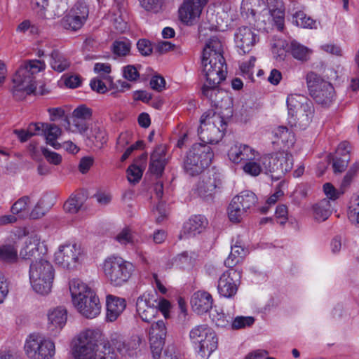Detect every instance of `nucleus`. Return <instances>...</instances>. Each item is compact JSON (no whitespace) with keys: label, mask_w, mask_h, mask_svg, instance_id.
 <instances>
[{"label":"nucleus","mask_w":359,"mask_h":359,"mask_svg":"<svg viewBox=\"0 0 359 359\" xmlns=\"http://www.w3.org/2000/svg\"><path fill=\"white\" fill-rule=\"evenodd\" d=\"M202 72L205 82L201 88V94L215 105L219 104V84L226 79L227 70L221 41L216 36L211 37L203 48L201 57Z\"/></svg>","instance_id":"nucleus-1"},{"label":"nucleus","mask_w":359,"mask_h":359,"mask_svg":"<svg viewBox=\"0 0 359 359\" xmlns=\"http://www.w3.org/2000/svg\"><path fill=\"white\" fill-rule=\"evenodd\" d=\"M46 68L43 61L32 60L25 61L13 75L10 92L16 100H24L35 93L36 81L35 75Z\"/></svg>","instance_id":"nucleus-2"},{"label":"nucleus","mask_w":359,"mask_h":359,"mask_svg":"<svg viewBox=\"0 0 359 359\" xmlns=\"http://www.w3.org/2000/svg\"><path fill=\"white\" fill-rule=\"evenodd\" d=\"M72 302L76 310L83 317L96 318L101 311V304L95 292L79 279H73L69 284Z\"/></svg>","instance_id":"nucleus-3"},{"label":"nucleus","mask_w":359,"mask_h":359,"mask_svg":"<svg viewBox=\"0 0 359 359\" xmlns=\"http://www.w3.org/2000/svg\"><path fill=\"white\" fill-rule=\"evenodd\" d=\"M97 334L95 330H86L78 335L73 348L75 359H118L110 346L98 347Z\"/></svg>","instance_id":"nucleus-4"},{"label":"nucleus","mask_w":359,"mask_h":359,"mask_svg":"<svg viewBox=\"0 0 359 359\" xmlns=\"http://www.w3.org/2000/svg\"><path fill=\"white\" fill-rule=\"evenodd\" d=\"M29 276L33 290L39 294H47L52 289L55 269L50 262L39 259L32 262Z\"/></svg>","instance_id":"nucleus-5"},{"label":"nucleus","mask_w":359,"mask_h":359,"mask_svg":"<svg viewBox=\"0 0 359 359\" xmlns=\"http://www.w3.org/2000/svg\"><path fill=\"white\" fill-rule=\"evenodd\" d=\"M105 278L114 286H121L128 281L135 270L134 265L119 256L107 257L102 264Z\"/></svg>","instance_id":"nucleus-6"},{"label":"nucleus","mask_w":359,"mask_h":359,"mask_svg":"<svg viewBox=\"0 0 359 359\" xmlns=\"http://www.w3.org/2000/svg\"><path fill=\"white\" fill-rule=\"evenodd\" d=\"M306 79L309 94L313 100L322 107H330L336 99L332 84L313 72L306 74Z\"/></svg>","instance_id":"nucleus-7"},{"label":"nucleus","mask_w":359,"mask_h":359,"mask_svg":"<svg viewBox=\"0 0 359 359\" xmlns=\"http://www.w3.org/2000/svg\"><path fill=\"white\" fill-rule=\"evenodd\" d=\"M198 135L204 144L219 142L226 130V123L218 114L212 111L205 113L201 116Z\"/></svg>","instance_id":"nucleus-8"},{"label":"nucleus","mask_w":359,"mask_h":359,"mask_svg":"<svg viewBox=\"0 0 359 359\" xmlns=\"http://www.w3.org/2000/svg\"><path fill=\"white\" fill-rule=\"evenodd\" d=\"M212 158L213 152L209 145L194 144L184 158V169L191 176L199 175L209 166Z\"/></svg>","instance_id":"nucleus-9"},{"label":"nucleus","mask_w":359,"mask_h":359,"mask_svg":"<svg viewBox=\"0 0 359 359\" xmlns=\"http://www.w3.org/2000/svg\"><path fill=\"white\" fill-rule=\"evenodd\" d=\"M24 348L26 355L32 359H50L55 352L54 342L37 333L28 336Z\"/></svg>","instance_id":"nucleus-10"},{"label":"nucleus","mask_w":359,"mask_h":359,"mask_svg":"<svg viewBox=\"0 0 359 359\" xmlns=\"http://www.w3.org/2000/svg\"><path fill=\"white\" fill-rule=\"evenodd\" d=\"M288 113L295 116L297 123L302 128H306L311 121L314 107L311 102L300 95H291L287 98Z\"/></svg>","instance_id":"nucleus-11"},{"label":"nucleus","mask_w":359,"mask_h":359,"mask_svg":"<svg viewBox=\"0 0 359 359\" xmlns=\"http://www.w3.org/2000/svg\"><path fill=\"white\" fill-rule=\"evenodd\" d=\"M209 0H184L179 8V18L187 25H193L201 16Z\"/></svg>","instance_id":"nucleus-12"},{"label":"nucleus","mask_w":359,"mask_h":359,"mask_svg":"<svg viewBox=\"0 0 359 359\" xmlns=\"http://www.w3.org/2000/svg\"><path fill=\"white\" fill-rule=\"evenodd\" d=\"M81 255V248L76 243H68L60 247L55 254V263L63 268L76 267Z\"/></svg>","instance_id":"nucleus-13"},{"label":"nucleus","mask_w":359,"mask_h":359,"mask_svg":"<svg viewBox=\"0 0 359 359\" xmlns=\"http://www.w3.org/2000/svg\"><path fill=\"white\" fill-rule=\"evenodd\" d=\"M156 293L145 292L137 299L136 309L140 318L150 323L158 314Z\"/></svg>","instance_id":"nucleus-14"},{"label":"nucleus","mask_w":359,"mask_h":359,"mask_svg":"<svg viewBox=\"0 0 359 359\" xmlns=\"http://www.w3.org/2000/svg\"><path fill=\"white\" fill-rule=\"evenodd\" d=\"M240 272L234 269L226 271L219 277L217 285L219 294L226 298L233 297L238 291Z\"/></svg>","instance_id":"nucleus-15"},{"label":"nucleus","mask_w":359,"mask_h":359,"mask_svg":"<svg viewBox=\"0 0 359 359\" xmlns=\"http://www.w3.org/2000/svg\"><path fill=\"white\" fill-rule=\"evenodd\" d=\"M270 163L269 173L271 177L275 180H280L285 173L290 171L293 166V158L291 154L287 152H279L271 156Z\"/></svg>","instance_id":"nucleus-16"},{"label":"nucleus","mask_w":359,"mask_h":359,"mask_svg":"<svg viewBox=\"0 0 359 359\" xmlns=\"http://www.w3.org/2000/svg\"><path fill=\"white\" fill-rule=\"evenodd\" d=\"M167 334L165 323L160 320L154 323L149 331V341L154 358H158Z\"/></svg>","instance_id":"nucleus-17"},{"label":"nucleus","mask_w":359,"mask_h":359,"mask_svg":"<svg viewBox=\"0 0 359 359\" xmlns=\"http://www.w3.org/2000/svg\"><path fill=\"white\" fill-rule=\"evenodd\" d=\"M271 161L270 155H260L259 152H257V155H254L252 160L247 161L245 163L243 170L245 173L253 177L258 176L262 172L267 174L269 173Z\"/></svg>","instance_id":"nucleus-18"},{"label":"nucleus","mask_w":359,"mask_h":359,"mask_svg":"<svg viewBox=\"0 0 359 359\" xmlns=\"http://www.w3.org/2000/svg\"><path fill=\"white\" fill-rule=\"evenodd\" d=\"M234 40L236 46L246 53L250 52L259 41V37L252 28L244 26L236 30Z\"/></svg>","instance_id":"nucleus-19"},{"label":"nucleus","mask_w":359,"mask_h":359,"mask_svg":"<svg viewBox=\"0 0 359 359\" xmlns=\"http://www.w3.org/2000/svg\"><path fill=\"white\" fill-rule=\"evenodd\" d=\"M140 343L141 339L138 336L126 340L123 337L114 334L111 338V346L122 355H133L134 351L140 346Z\"/></svg>","instance_id":"nucleus-20"},{"label":"nucleus","mask_w":359,"mask_h":359,"mask_svg":"<svg viewBox=\"0 0 359 359\" xmlns=\"http://www.w3.org/2000/svg\"><path fill=\"white\" fill-rule=\"evenodd\" d=\"M208 224V221L204 216L194 215L187 221L182 227L180 234V238L194 237L203 231Z\"/></svg>","instance_id":"nucleus-21"},{"label":"nucleus","mask_w":359,"mask_h":359,"mask_svg":"<svg viewBox=\"0 0 359 359\" xmlns=\"http://www.w3.org/2000/svg\"><path fill=\"white\" fill-rule=\"evenodd\" d=\"M219 185V181L215 175H204L198 182L196 186V193L198 196L204 200L209 201L212 199L216 189Z\"/></svg>","instance_id":"nucleus-22"},{"label":"nucleus","mask_w":359,"mask_h":359,"mask_svg":"<svg viewBox=\"0 0 359 359\" xmlns=\"http://www.w3.org/2000/svg\"><path fill=\"white\" fill-rule=\"evenodd\" d=\"M43 245L40 243V238L36 236L28 237L20 251V257L23 259L39 260L43 254Z\"/></svg>","instance_id":"nucleus-23"},{"label":"nucleus","mask_w":359,"mask_h":359,"mask_svg":"<svg viewBox=\"0 0 359 359\" xmlns=\"http://www.w3.org/2000/svg\"><path fill=\"white\" fill-rule=\"evenodd\" d=\"M191 305L194 312L203 314L209 311L213 305V298L207 291L195 292L191 298Z\"/></svg>","instance_id":"nucleus-24"},{"label":"nucleus","mask_w":359,"mask_h":359,"mask_svg":"<svg viewBox=\"0 0 359 359\" xmlns=\"http://www.w3.org/2000/svg\"><path fill=\"white\" fill-rule=\"evenodd\" d=\"M257 151L249 145L244 144H235L228 152V156L233 163H245L247 161L252 160L254 155H257Z\"/></svg>","instance_id":"nucleus-25"},{"label":"nucleus","mask_w":359,"mask_h":359,"mask_svg":"<svg viewBox=\"0 0 359 359\" xmlns=\"http://www.w3.org/2000/svg\"><path fill=\"white\" fill-rule=\"evenodd\" d=\"M67 320V311L63 306H57L50 309L48 313V329L51 332L61 330Z\"/></svg>","instance_id":"nucleus-26"},{"label":"nucleus","mask_w":359,"mask_h":359,"mask_svg":"<svg viewBox=\"0 0 359 359\" xmlns=\"http://www.w3.org/2000/svg\"><path fill=\"white\" fill-rule=\"evenodd\" d=\"M107 315L108 321L114 322L122 313L126 306V300L113 295L107 297Z\"/></svg>","instance_id":"nucleus-27"},{"label":"nucleus","mask_w":359,"mask_h":359,"mask_svg":"<svg viewBox=\"0 0 359 359\" xmlns=\"http://www.w3.org/2000/svg\"><path fill=\"white\" fill-rule=\"evenodd\" d=\"M218 347V338L213 330L203 340V341L195 347L198 355L202 359H208L210 355Z\"/></svg>","instance_id":"nucleus-28"},{"label":"nucleus","mask_w":359,"mask_h":359,"mask_svg":"<svg viewBox=\"0 0 359 359\" xmlns=\"http://www.w3.org/2000/svg\"><path fill=\"white\" fill-rule=\"evenodd\" d=\"M313 216L315 220L322 222L328 219L332 212V202L324 198L313 205Z\"/></svg>","instance_id":"nucleus-29"},{"label":"nucleus","mask_w":359,"mask_h":359,"mask_svg":"<svg viewBox=\"0 0 359 359\" xmlns=\"http://www.w3.org/2000/svg\"><path fill=\"white\" fill-rule=\"evenodd\" d=\"M67 9V0H50L46 13H42V19H55L61 16Z\"/></svg>","instance_id":"nucleus-30"},{"label":"nucleus","mask_w":359,"mask_h":359,"mask_svg":"<svg viewBox=\"0 0 359 359\" xmlns=\"http://www.w3.org/2000/svg\"><path fill=\"white\" fill-rule=\"evenodd\" d=\"M213 330L208 325H198L194 327L189 332V339L194 347L201 344Z\"/></svg>","instance_id":"nucleus-31"},{"label":"nucleus","mask_w":359,"mask_h":359,"mask_svg":"<svg viewBox=\"0 0 359 359\" xmlns=\"http://www.w3.org/2000/svg\"><path fill=\"white\" fill-rule=\"evenodd\" d=\"M50 65L53 69L57 72H62L69 68L70 62L57 50H53L50 53Z\"/></svg>","instance_id":"nucleus-32"},{"label":"nucleus","mask_w":359,"mask_h":359,"mask_svg":"<svg viewBox=\"0 0 359 359\" xmlns=\"http://www.w3.org/2000/svg\"><path fill=\"white\" fill-rule=\"evenodd\" d=\"M115 239L121 245L130 244L137 250L140 249L141 241L133 234L129 228L123 229L115 237Z\"/></svg>","instance_id":"nucleus-33"},{"label":"nucleus","mask_w":359,"mask_h":359,"mask_svg":"<svg viewBox=\"0 0 359 359\" xmlns=\"http://www.w3.org/2000/svg\"><path fill=\"white\" fill-rule=\"evenodd\" d=\"M233 199L241 207L245 208L248 212L252 208L257 202V197L251 191L245 190L239 194L234 196Z\"/></svg>","instance_id":"nucleus-34"},{"label":"nucleus","mask_w":359,"mask_h":359,"mask_svg":"<svg viewBox=\"0 0 359 359\" xmlns=\"http://www.w3.org/2000/svg\"><path fill=\"white\" fill-rule=\"evenodd\" d=\"M18 259V250L14 244L0 245V261L6 264H13Z\"/></svg>","instance_id":"nucleus-35"},{"label":"nucleus","mask_w":359,"mask_h":359,"mask_svg":"<svg viewBox=\"0 0 359 359\" xmlns=\"http://www.w3.org/2000/svg\"><path fill=\"white\" fill-rule=\"evenodd\" d=\"M61 129L55 124L46 123L43 135L46 137V143L57 149L61 146L57 142V139L61 135Z\"/></svg>","instance_id":"nucleus-36"},{"label":"nucleus","mask_w":359,"mask_h":359,"mask_svg":"<svg viewBox=\"0 0 359 359\" xmlns=\"http://www.w3.org/2000/svg\"><path fill=\"white\" fill-rule=\"evenodd\" d=\"M249 212L241 207L233 199L231 200L228 208V216L233 222H240Z\"/></svg>","instance_id":"nucleus-37"},{"label":"nucleus","mask_w":359,"mask_h":359,"mask_svg":"<svg viewBox=\"0 0 359 359\" xmlns=\"http://www.w3.org/2000/svg\"><path fill=\"white\" fill-rule=\"evenodd\" d=\"M30 202V198L27 196L20 198L11 206V212L13 215H19L20 217L27 216L29 213Z\"/></svg>","instance_id":"nucleus-38"},{"label":"nucleus","mask_w":359,"mask_h":359,"mask_svg":"<svg viewBox=\"0 0 359 359\" xmlns=\"http://www.w3.org/2000/svg\"><path fill=\"white\" fill-rule=\"evenodd\" d=\"M289 48L292 55L299 60H307L311 52L307 47L296 41H291Z\"/></svg>","instance_id":"nucleus-39"},{"label":"nucleus","mask_w":359,"mask_h":359,"mask_svg":"<svg viewBox=\"0 0 359 359\" xmlns=\"http://www.w3.org/2000/svg\"><path fill=\"white\" fill-rule=\"evenodd\" d=\"M273 135L277 140L287 145H292L294 142V135L292 130L287 127L279 126L273 130Z\"/></svg>","instance_id":"nucleus-40"},{"label":"nucleus","mask_w":359,"mask_h":359,"mask_svg":"<svg viewBox=\"0 0 359 359\" xmlns=\"http://www.w3.org/2000/svg\"><path fill=\"white\" fill-rule=\"evenodd\" d=\"M293 19L295 24L299 27L309 29H317L318 27V22L302 11L296 12L293 15Z\"/></svg>","instance_id":"nucleus-41"},{"label":"nucleus","mask_w":359,"mask_h":359,"mask_svg":"<svg viewBox=\"0 0 359 359\" xmlns=\"http://www.w3.org/2000/svg\"><path fill=\"white\" fill-rule=\"evenodd\" d=\"M84 22L78 15H75V14L70 12L62 19V26L64 28L72 31L79 29Z\"/></svg>","instance_id":"nucleus-42"},{"label":"nucleus","mask_w":359,"mask_h":359,"mask_svg":"<svg viewBox=\"0 0 359 359\" xmlns=\"http://www.w3.org/2000/svg\"><path fill=\"white\" fill-rule=\"evenodd\" d=\"M126 11L123 3L116 4L111 9V13L114 15V20L115 22L118 23V25L116 26V28L121 32H123L126 28L123 19V14Z\"/></svg>","instance_id":"nucleus-43"},{"label":"nucleus","mask_w":359,"mask_h":359,"mask_svg":"<svg viewBox=\"0 0 359 359\" xmlns=\"http://www.w3.org/2000/svg\"><path fill=\"white\" fill-rule=\"evenodd\" d=\"M348 219L352 224L359 226V196H353L351 199Z\"/></svg>","instance_id":"nucleus-44"},{"label":"nucleus","mask_w":359,"mask_h":359,"mask_svg":"<svg viewBox=\"0 0 359 359\" xmlns=\"http://www.w3.org/2000/svg\"><path fill=\"white\" fill-rule=\"evenodd\" d=\"M88 121L86 119L71 118V120L68 122V130L74 133L84 134L88 129Z\"/></svg>","instance_id":"nucleus-45"},{"label":"nucleus","mask_w":359,"mask_h":359,"mask_svg":"<svg viewBox=\"0 0 359 359\" xmlns=\"http://www.w3.org/2000/svg\"><path fill=\"white\" fill-rule=\"evenodd\" d=\"M82 201L80 196H72L65 203L64 209L70 213L77 212L82 206Z\"/></svg>","instance_id":"nucleus-46"},{"label":"nucleus","mask_w":359,"mask_h":359,"mask_svg":"<svg viewBox=\"0 0 359 359\" xmlns=\"http://www.w3.org/2000/svg\"><path fill=\"white\" fill-rule=\"evenodd\" d=\"M113 53L118 56L127 55L130 50V43L128 41H116L112 46Z\"/></svg>","instance_id":"nucleus-47"},{"label":"nucleus","mask_w":359,"mask_h":359,"mask_svg":"<svg viewBox=\"0 0 359 359\" xmlns=\"http://www.w3.org/2000/svg\"><path fill=\"white\" fill-rule=\"evenodd\" d=\"M255 323V318L251 316H237L231 323V327L233 330H238L250 327Z\"/></svg>","instance_id":"nucleus-48"},{"label":"nucleus","mask_w":359,"mask_h":359,"mask_svg":"<svg viewBox=\"0 0 359 359\" xmlns=\"http://www.w3.org/2000/svg\"><path fill=\"white\" fill-rule=\"evenodd\" d=\"M143 170L136 165H131L127 169L128 180L131 184L137 183L142 178Z\"/></svg>","instance_id":"nucleus-49"},{"label":"nucleus","mask_w":359,"mask_h":359,"mask_svg":"<svg viewBox=\"0 0 359 359\" xmlns=\"http://www.w3.org/2000/svg\"><path fill=\"white\" fill-rule=\"evenodd\" d=\"M350 160L349 155L336 156L333 158L332 167L334 172H341L346 168L348 163Z\"/></svg>","instance_id":"nucleus-50"},{"label":"nucleus","mask_w":359,"mask_h":359,"mask_svg":"<svg viewBox=\"0 0 359 359\" xmlns=\"http://www.w3.org/2000/svg\"><path fill=\"white\" fill-rule=\"evenodd\" d=\"M156 306L158 312L161 311L165 319L170 318V311L172 308L171 304L169 301L164 298L158 297L156 294Z\"/></svg>","instance_id":"nucleus-51"},{"label":"nucleus","mask_w":359,"mask_h":359,"mask_svg":"<svg viewBox=\"0 0 359 359\" xmlns=\"http://www.w3.org/2000/svg\"><path fill=\"white\" fill-rule=\"evenodd\" d=\"M92 116L91 109L86 105H80L77 107L72 112V118L90 120Z\"/></svg>","instance_id":"nucleus-52"},{"label":"nucleus","mask_w":359,"mask_h":359,"mask_svg":"<svg viewBox=\"0 0 359 359\" xmlns=\"http://www.w3.org/2000/svg\"><path fill=\"white\" fill-rule=\"evenodd\" d=\"M69 12L78 15L84 22L88 16V8L86 4L81 2H77Z\"/></svg>","instance_id":"nucleus-53"},{"label":"nucleus","mask_w":359,"mask_h":359,"mask_svg":"<svg viewBox=\"0 0 359 359\" xmlns=\"http://www.w3.org/2000/svg\"><path fill=\"white\" fill-rule=\"evenodd\" d=\"M139 2L145 10L154 13L158 12L161 8L163 4L162 0H139Z\"/></svg>","instance_id":"nucleus-54"},{"label":"nucleus","mask_w":359,"mask_h":359,"mask_svg":"<svg viewBox=\"0 0 359 359\" xmlns=\"http://www.w3.org/2000/svg\"><path fill=\"white\" fill-rule=\"evenodd\" d=\"M41 151L50 163L59 165L62 161V157L56 152L52 151L45 147L41 148Z\"/></svg>","instance_id":"nucleus-55"},{"label":"nucleus","mask_w":359,"mask_h":359,"mask_svg":"<svg viewBox=\"0 0 359 359\" xmlns=\"http://www.w3.org/2000/svg\"><path fill=\"white\" fill-rule=\"evenodd\" d=\"M151 160L153 161H164L167 162L166 158V147L164 144L157 146L151 154Z\"/></svg>","instance_id":"nucleus-56"},{"label":"nucleus","mask_w":359,"mask_h":359,"mask_svg":"<svg viewBox=\"0 0 359 359\" xmlns=\"http://www.w3.org/2000/svg\"><path fill=\"white\" fill-rule=\"evenodd\" d=\"M256 61V58L255 57H251L248 62H243L240 65V69L243 74V76H247L248 79H251L253 74V68L255 67V63Z\"/></svg>","instance_id":"nucleus-57"},{"label":"nucleus","mask_w":359,"mask_h":359,"mask_svg":"<svg viewBox=\"0 0 359 359\" xmlns=\"http://www.w3.org/2000/svg\"><path fill=\"white\" fill-rule=\"evenodd\" d=\"M50 0H31L32 8L39 16L42 18V13H46Z\"/></svg>","instance_id":"nucleus-58"},{"label":"nucleus","mask_w":359,"mask_h":359,"mask_svg":"<svg viewBox=\"0 0 359 359\" xmlns=\"http://www.w3.org/2000/svg\"><path fill=\"white\" fill-rule=\"evenodd\" d=\"M44 203L42 199H40L34 208L29 213V217L32 219H36L43 217L47 212V209L44 208Z\"/></svg>","instance_id":"nucleus-59"},{"label":"nucleus","mask_w":359,"mask_h":359,"mask_svg":"<svg viewBox=\"0 0 359 359\" xmlns=\"http://www.w3.org/2000/svg\"><path fill=\"white\" fill-rule=\"evenodd\" d=\"M137 47L142 55H149L152 53L151 43L147 39H140L137 43Z\"/></svg>","instance_id":"nucleus-60"},{"label":"nucleus","mask_w":359,"mask_h":359,"mask_svg":"<svg viewBox=\"0 0 359 359\" xmlns=\"http://www.w3.org/2000/svg\"><path fill=\"white\" fill-rule=\"evenodd\" d=\"M276 217L278 219V223L283 225L287 220V208L285 205H280L277 206L276 210Z\"/></svg>","instance_id":"nucleus-61"},{"label":"nucleus","mask_w":359,"mask_h":359,"mask_svg":"<svg viewBox=\"0 0 359 359\" xmlns=\"http://www.w3.org/2000/svg\"><path fill=\"white\" fill-rule=\"evenodd\" d=\"M46 126V123H32L28 126L27 129L31 137L43 135Z\"/></svg>","instance_id":"nucleus-62"},{"label":"nucleus","mask_w":359,"mask_h":359,"mask_svg":"<svg viewBox=\"0 0 359 359\" xmlns=\"http://www.w3.org/2000/svg\"><path fill=\"white\" fill-rule=\"evenodd\" d=\"M90 86L93 90L99 93H104L107 91L105 83L98 78L93 79L90 82Z\"/></svg>","instance_id":"nucleus-63"},{"label":"nucleus","mask_w":359,"mask_h":359,"mask_svg":"<svg viewBox=\"0 0 359 359\" xmlns=\"http://www.w3.org/2000/svg\"><path fill=\"white\" fill-rule=\"evenodd\" d=\"M123 76L129 81H135L139 77V73L133 65H128L123 69Z\"/></svg>","instance_id":"nucleus-64"}]
</instances>
